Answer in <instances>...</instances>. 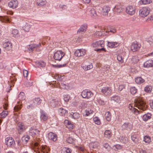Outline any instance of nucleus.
<instances>
[{
	"mask_svg": "<svg viewBox=\"0 0 153 153\" xmlns=\"http://www.w3.org/2000/svg\"><path fill=\"white\" fill-rule=\"evenodd\" d=\"M30 139V137L27 135H25L22 137V140L24 143H27L28 142Z\"/></svg>",
	"mask_w": 153,
	"mask_h": 153,
	"instance_id": "obj_45",
	"label": "nucleus"
},
{
	"mask_svg": "<svg viewBox=\"0 0 153 153\" xmlns=\"http://www.w3.org/2000/svg\"><path fill=\"white\" fill-rule=\"evenodd\" d=\"M111 98V101H113L119 104H120L121 102V98L120 97L118 96L115 95L113 96Z\"/></svg>",
	"mask_w": 153,
	"mask_h": 153,
	"instance_id": "obj_23",
	"label": "nucleus"
},
{
	"mask_svg": "<svg viewBox=\"0 0 153 153\" xmlns=\"http://www.w3.org/2000/svg\"><path fill=\"white\" fill-rule=\"evenodd\" d=\"M18 31L16 29H14L12 30L11 34L13 36L17 35L18 33Z\"/></svg>",
	"mask_w": 153,
	"mask_h": 153,
	"instance_id": "obj_57",
	"label": "nucleus"
},
{
	"mask_svg": "<svg viewBox=\"0 0 153 153\" xmlns=\"http://www.w3.org/2000/svg\"><path fill=\"white\" fill-rule=\"evenodd\" d=\"M87 25H86L81 26L78 30L77 33H80L85 32L87 28Z\"/></svg>",
	"mask_w": 153,
	"mask_h": 153,
	"instance_id": "obj_29",
	"label": "nucleus"
},
{
	"mask_svg": "<svg viewBox=\"0 0 153 153\" xmlns=\"http://www.w3.org/2000/svg\"><path fill=\"white\" fill-rule=\"evenodd\" d=\"M5 143L8 146H13L15 144L14 139L11 137H8L5 139Z\"/></svg>",
	"mask_w": 153,
	"mask_h": 153,
	"instance_id": "obj_10",
	"label": "nucleus"
},
{
	"mask_svg": "<svg viewBox=\"0 0 153 153\" xmlns=\"http://www.w3.org/2000/svg\"><path fill=\"white\" fill-rule=\"evenodd\" d=\"M8 114V112L6 111H4L2 113H0V118H5Z\"/></svg>",
	"mask_w": 153,
	"mask_h": 153,
	"instance_id": "obj_49",
	"label": "nucleus"
},
{
	"mask_svg": "<svg viewBox=\"0 0 153 153\" xmlns=\"http://www.w3.org/2000/svg\"><path fill=\"white\" fill-rule=\"evenodd\" d=\"M42 102V100L39 98H36L34 99L33 102L36 105H40Z\"/></svg>",
	"mask_w": 153,
	"mask_h": 153,
	"instance_id": "obj_40",
	"label": "nucleus"
},
{
	"mask_svg": "<svg viewBox=\"0 0 153 153\" xmlns=\"http://www.w3.org/2000/svg\"><path fill=\"white\" fill-rule=\"evenodd\" d=\"M18 4V1L12 0L9 2L8 5L10 7L14 9L17 7Z\"/></svg>",
	"mask_w": 153,
	"mask_h": 153,
	"instance_id": "obj_14",
	"label": "nucleus"
},
{
	"mask_svg": "<svg viewBox=\"0 0 153 153\" xmlns=\"http://www.w3.org/2000/svg\"><path fill=\"white\" fill-rule=\"evenodd\" d=\"M86 51L85 50L83 49H78L75 51V55L78 57L83 56L85 54Z\"/></svg>",
	"mask_w": 153,
	"mask_h": 153,
	"instance_id": "obj_13",
	"label": "nucleus"
},
{
	"mask_svg": "<svg viewBox=\"0 0 153 153\" xmlns=\"http://www.w3.org/2000/svg\"><path fill=\"white\" fill-rule=\"evenodd\" d=\"M59 87V88L62 89H67L68 88V85L63 83H61Z\"/></svg>",
	"mask_w": 153,
	"mask_h": 153,
	"instance_id": "obj_54",
	"label": "nucleus"
},
{
	"mask_svg": "<svg viewBox=\"0 0 153 153\" xmlns=\"http://www.w3.org/2000/svg\"><path fill=\"white\" fill-rule=\"evenodd\" d=\"M40 119L44 121L46 120L48 117V115L43 110H40Z\"/></svg>",
	"mask_w": 153,
	"mask_h": 153,
	"instance_id": "obj_22",
	"label": "nucleus"
},
{
	"mask_svg": "<svg viewBox=\"0 0 153 153\" xmlns=\"http://www.w3.org/2000/svg\"><path fill=\"white\" fill-rule=\"evenodd\" d=\"M137 92V89L134 87H132L130 88V92L131 94H134Z\"/></svg>",
	"mask_w": 153,
	"mask_h": 153,
	"instance_id": "obj_52",
	"label": "nucleus"
},
{
	"mask_svg": "<svg viewBox=\"0 0 153 153\" xmlns=\"http://www.w3.org/2000/svg\"><path fill=\"white\" fill-rule=\"evenodd\" d=\"M25 96L24 93L23 92H20L19 95L18 99L20 101H22L25 100Z\"/></svg>",
	"mask_w": 153,
	"mask_h": 153,
	"instance_id": "obj_35",
	"label": "nucleus"
},
{
	"mask_svg": "<svg viewBox=\"0 0 153 153\" xmlns=\"http://www.w3.org/2000/svg\"><path fill=\"white\" fill-rule=\"evenodd\" d=\"M93 120L95 124L99 125L100 124V119L97 117H95L93 118Z\"/></svg>",
	"mask_w": 153,
	"mask_h": 153,
	"instance_id": "obj_50",
	"label": "nucleus"
},
{
	"mask_svg": "<svg viewBox=\"0 0 153 153\" xmlns=\"http://www.w3.org/2000/svg\"><path fill=\"white\" fill-rule=\"evenodd\" d=\"M152 90V88L150 86H147L144 88V91L147 92H151Z\"/></svg>",
	"mask_w": 153,
	"mask_h": 153,
	"instance_id": "obj_58",
	"label": "nucleus"
},
{
	"mask_svg": "<svg viewBox=\"0 0 153 153\" xmlns=\"http://www.w3.org/2000/svg\"><path fill=\"white\" fill-rule=\"evenodd\" d=\"M152 115L151 114L148 113L144 115L143 117V119L144 121H146L151 118Z\"/></svg>",
	"mask_w": 153,
	"mask_h": 153,
	"instance_id": "obj_34",
	"label": "nucleus"
},
{
	"mask_svg": "<svg viewBox=\"0 0 153 153\" xmlns=\"http://www.w3.org/2000/svg\"><path fill=\"white\" fill-rule=\"evenodd\" d=\"M134 105L141 111H139L134 108L131 105H129L128 108L132 112L136 115L140 114L141 112L146 110L147 108V105L145 102L140 97H137L134 101Z\"/></svg>",
	"mask_w": 153,
	"mask_h": 153,
	"instance_id": "obj_1",
	"label": "nucleus"
},
{
	"mask_svg": "<svg viewBox=\"0 0 153 153\" xmlns=\"http://www.w3.org/2000/svg\"><path fill=\"white\" fill-rule=\"evenodd\" d=\"M122 129L123 130H130L132 128V126L128 123H125L122 126Z\"/></svg>",
	"mask_w": 153,
	"mask_h": 153,
	"instance_id": "obj_24",
	"label": "nucleus"
},
{
	"mask_svg": "<svg viewBox=\"0 0 153 153\" xmlns=\"http://www.w3.org/2000/svg\"><path fill=\"white\" fill-rule=\"evenodd\" d=\"M93 111L90 109L88 108L86 109L84 113V115L85 116H88L90 115L91 114H93Z\"/></svg>",
	"mask_w": 153,
	"mask_h": 153,
	"instance_id": "obj_31",
	"label": "nucleus"
},
{
	"mask_svg": "<svg viewBox=\"0 0 153 153\" xmlns=\"http://www.w3.org/2000/svg\"><path fill=\"white\" fill-rule=\"evenodd\" d=\"M145 68H149L153 66V61L151 59H149L146 61L143 64Z\"/></svg>",
	"mask_w": 153,
	"mask_h": 153,
	"instance_id": "obj_20",
	"label": "nucleus"
},
{
	"mask_svg": "<svg viewBox=\"0 0 153 153\" xmlns=\"http://www.w3.org/2000/svg\"><path fill=\"white\" fill-rule=\"evenodd\" d=\"M0 21L2 22L5 23L10 22V20L6 16H0Z\"/></svg>",
	"mask_w": 153,
	"mask_h": 153,
	"instance_id": "obj_27",
	"label": "nucleus"
},
{
	"mask_svg": "<svg viewBox=\"0 0 153 153\" xmlns=\"http://www.w3.org/2000/svg\"><path fill=\"white\" fill-rule=\"evenodd\" d=\"M150 12V9L147 7H144L140 9L139 11L140 16L144 17L148 16Z\"/></svg>",
	"mask_w": 153,
	"mask_h": 153,
	"instance_id": "obj_3",
	"label": "nucleus"
},
{
	"mask_svg": "<svg viewBox=\"0 0 153 153\" xmlns=\"http://www.w3.org/2000/svg\"><path fill=\"white\" fill-rule=\"evenodd\" d=\"M64 124L66 127L69 129H72L74 126L73 123L67 120H65Z\"/></svg>",
	"mask_w": 153,
	"mask_h": 153,
	"instance_id": "obj_17",
	"label": "nucleus"
},
{
	"mask_svg": "<svg viewBox=\"0 0 153 153\" xmlns=\"http://www.w3.org/2000/svg\"><path fill=\"white\" fill-rule=\"evenodd\" d=\"M90 148L91 149H98L99 143L97 142H92L90 144Z\"/></svg>",
	"mask_w": 153,
	"mask_h": 153,
	"instance_id": "obj_26",
	"label": "nucleus"
},
{
	"mask_svg": "<svg viewBox=\"0 0 153 153\" xmlns=\"http://www.w3.org/2000/svg\"><path fill=\"white\" fill-rule=\"evenodd\" d=\"M89 14L91 16H96L97 15L96 11L93 8H91L90 10Z\"/></svg>",
	"mask_w": 153,
	"mask_h": 153,
	"instance_id": "obj_38",
	"label": "nucleus"
},
{
	"mask_svg": "<svg viewBox=\"0 0 153 153\" xmlns=\"http://www.w3.org/2000/svg\"><path fill=\"white\" fill-rule=\"evenodd\" d=\"M119 140L121 143H126L128 142V138L123 136H120L119 138Z\"/></svg>",
	"mask_w": 153,
	"mask_h": 153,
	"instance_id": "obj_41",
	"label": "nucleus"
},
{
	"mask_svg": "<svg viewBox=\"0 0 153 153\" xmlns=\"http://www.w3.org/2000/svg\"><path fill=\"white\" fill-rule=\"evenodd\" d=\"M117 60L121 63L123 62V58L122 56L118 55L117 56Z\"/></svg>",
	"mask_w": 153,
	"mask_h": 153,
	"instance_id": "obj_59",
	"label": "nucleus"
},
{
	"mask_svg": "<svg viewBox=\"0 0 153 153\" xmlns=\"http://www.w3.org/2000/svg\"><path fill=\"white\" fill-rule=\"evenodd\" d=\"M45 63L43 62H39L38 63V65L40 67H43L45 66Z\"/></svg>",
	"mask_w": 153,
	"mask_h": 153,
	"instance_id": "obj_60",
	"label": "nucleus"
},
{
	"mask_svg": "<svg viewBox=\"0 0 153 153\" xmlns=\"http://www.w3.org/2000/svg\"><path fill=\"white\" fill-rule=\"evenodd\" d=\"M136 82L138 84H141L144 82V80L141 77H137L135 79Z\"/></svg>",
	"mask_w": 153,
	"mask_h": 153,
	"instance_id": "obj_37",
	"label": "nucleus"
},
{
	"mask_svg": "<svg viewBox=\"0 0 153 153\" xmlns=\"http://www.w3.org/2000/svg\"><path fill=\"white\" fill-rule=\"evenodd\" d=\"M48 138L50 140L55 141L57 140V136L55 134L50 132L48 134Z\"/></svg>",
	"mask_w": 153,
	"mask_h": 153,
	"instance_id": "obj_19",
	"label": "nucleus"
},
{
	"mask_svg": "<svg viewBox=\"0 0 153 153\" xmlns=\"http://www.w3.org/2000/svg\"><path fill=\"white\" fill-rule=\"evenodd\" d=\"M40 131L34 127H31L29 129V134L32 136L39 135Z\"/></svg>",
	"mask_w": 153,
	"mask_h": 153,
	"instance_id": "obj_9",
	"label": "nucleus"
},
{
	"mask_svg": "<svg viewBox=\"0 0 153 153\" xmlns=\"http://www.w3.org/2000/svg\"><path fill=\"white\" fill-rule=\"evenodd\" d=\"M47 2L46 0H37L36 3L38 6H42L46 4Z\"/></svg>",
	"mask_w": 153,
	"mask_h": 153,
	"instance_id": "obj_32",
	"label": "nucleus"
},
{
	"mask_svg": "<svg viewBox=\"0 0 153 153\" xmlns=\"http://www.w3.org/2000/svg\"><path fill=\"white\" fill-rule=\"evenodd\" d=\"M27 128V126L22 122L18 123L16 126L17 129L19 134H21L25 132Z\"/></svg>",
	"mask_w": 153,
	"mask_h": 153,
	"instance_id": "obj_4",
	"label": "nucleus"
},
{
	"mask_svg": "<svg viewBox=\"0 0 153 153\" xmlns=\"http://www.w3.org/2000/svg\"><path fill=\"white\" fill-rule=\"evenodd\" d=\"M50 149L47 146H43L41 147L42 153H48Z\"/></svg>",
	"mask_w": 153,
	"mask_h": 153,
	"instance_id": "obj_30",
	"label": "nucleus"
},
{
	"mask_svg": "<svg viewBox=\"0 0 153 153\" xmlns=\"http://www.w3.org/2000/svg\"><path fill=\"white\" fill-rule=\"evenodd\" d=\"M70 98V96L69 95L66 94L64 96V99L65 102H68L69 101Z\"/></svg>",
	"mask_w": 153,
	"mask_h": 153,
	"instance_id": "obj_56",
	"label": "nucleus"
},
{
	"mask_svg": "<svg viewBox=\"0 0 153 153\" xmlns=\"http://www.w3.org/2000/svg\"><path fill=\"white\" fill-rule=\"evenodd\" d=\"M103 147L108 151H109L111 149V147L107 143H105L103 144Z\"/></svg>",
	"mask_w": 153,
	"mask_h": 153,
	"instance_id": "obj_53",
	"label": "nucleus"
},
{
	"mask_svg": "<svg viewBox=\"0 0 153 153\" xmlns=\"http://www.w3.org/2000/svg\"><path fill=\"white\" fill-rule=\"evenodd\" d=\"M3 48L7 51L10 50L12 47V44L9 41L5 42L3 45Z\"/></svg>",
	"mask_w": 153,
	"mask_h": 153,
	"instance_id": "obj_18",
	"label": "nucleus"
},
{
	"mask_svg": "<svg viewBox=\"0 0 153 153\" xmlns=\"http://www.w3.org/2000/svg\"><path fill=\"white\" fill-rule=\"evenodd\" d=\"M41 46V44L40 43H39L38 44H33L28 46V49L29 51L30 52L33 51V49L36 48L37 49L38 48H39Z\"/></svg>",
	"mask_w": 153,
	"mask_h": 153,
	"instance_id": "obj_16",
	"label": "nucleus"
},
{
	"mask_svg": "<svg viewBox=\"0 0 153 153\" xmlns=\"http://www.w3.org/2000/svg\"><path fill=\"white\" fill-rule=\"evenodd\" d=\"M114 10L117 12L119 13L123 11V10L121 8V6L120 5L119 6L117 5L115 6L114 8Z\"/></svg>",
	"mask_w": 153,
	"mask_h": 153,
	"instance_id": "obj_43",
	"label": "nucleus"
},
{
	"mask_svg": "<svg viewBox=\"0 0 153 153\" xmlns=\"http://www.w3.org/2000/svg\"><path fill=\"white\" fill-rule=\"evenodd\" d=\"M48 102L49 105L53 108L57 106L59 103L57 100L53 98L50 99Z\"/></svg>",
	"mask_w": 153,
	"mask_h": 153,
	"instance_id": "obj_11",
	"label": "nucleus"
},
{
	"mask_svg": "<svg viewBox=\"0 0 153 153\" xmlns=\"http://www.w3.org/2000/svg\"><path fill=\"white\" fill-rule=\"evenodd\" d=\"M140 2L143 4H146L151 3L152 1L151 0H141Z\"/></svg>",
	"mask_w": 153,
	"mask_h": 153,
	"instance_id": "obj_51",
	"label": "nucleus"
},
{
	"mask_svg": "<svg viewBox=\"0 0 153 153\" xmlns=\"http://www.w3.org/2000/svg\"><path fill=\"white\" fill-rule=\"evenodd\" d=\"M101 92L105 95H109L111 94L112 91L110 88L107 87L102 88Z\"/></svg>",
	"mask_w": 153,
	"mask_h": 153,
	"instance_id": "obj_12",
	"label": "nucleus"
},
{
	"mask_svg": "<svg viewBox=\"0 0 153 153\" xmlns=\"http://www.w3.org/2000/svg\"><path fill=\"white\" fill-rule=\"evenodd\" d=\"M104 135L105 137L109 138L111 136V132L108 130H106L105 131Z\"/></svg>",
	"mask_w": 153,
	"mask_h": 153,
	"instance_id": "obj_44",
	"label": "nucleus"
},
{
	"mask_svg": "<svg viewBox=\"0 0 153 153\" xmlns=\"http://www.w3.org/2000/svg\"><path fill=\"white\" fill-rule=\"evenodd\" d=\"M71 150L67 147H64L61 150L62 153H71Z\"/></svg>",
	"mask_w": 153,
	"mask_h": 153,
	"instance_id": "obj_36",
	"label": "nucleus"
},
{
	"mask_svg": "<svg viewBox=\"0 0 153 153\" xmlns=\"http://www.w3.org/2000/svg\"><path fill=\"white\" fill-rule=\"evenodd\" d=\"M23 74L24 77H26L27 76L28 72L26 70H24L23 71Z\"/></svg>",
	"mask_w": 153,
	"mask_h": 153,
	"instance_id": "obj_62",
	"label": "nucleus"
},
{
	"mask_svg": "<svg viewBox=\"0 0 153 153\" xmlns=\"http://www.w3.org/2000/svg\"><path fill=\"white\" fill-rule=\"evenodd\" d=\"M70 116L71 117L76 119L79 118V114L77 112L73 113L71 112V113Z\"/></svg>",
	"mask_w": 153,
	"mask_h": 153,
	"instance_id": "obj_33",
	"label": "nucleus"
},
{
	"mask_svg": "<svg viewBox=\"0 0 153 153\" xmlns=\"http://www.w3.org/2000/svg\"><path fill=\"white\" fill-rule=\"evenodd\" d=\"M105 119L108 121H109L111 120V115L110 112H106L105 114Z\"/></svg>",
	"mask_w": 153,
	"mask_h": 153,
	"instance_id": "obj_39",
	"label": "nucleus"
},
{
	"mask_svg": "<svg viewBox=\"0 0 153 153\" xmlns=\"http://www.w3.org/2000/svg\"><path fill=\"white\" fill-rule=\"evenodd\" d=\"M81 95L83 98L88 99L93 96L92 92L88 90H83L81 92Z\"/></svg>",
	"mask_w": 153,
	"mask_h": 153,
	"instance_id": "obj_6",
	"label": "nucleus"
},
{
	"mask_svg": "<svg viewBox=\"0 0 153 153\" xmlns=\"http://www.w3.org/2000/svg\"><path fill=\"white\" fill-rule=\"evenodd\" d=\"M30 25L27 23H26L25 26L23 27V29L25 31H28L30 28Z\"/></svg>",
	"mask_w": 153,
	"mask_h": 153,
	"instance_id": "obj_47",
	"label": "nucleus"
},
{
	"mask_svg": "<svg viewBox=\"0 0 153 153\" xmlns=\"http://www.w3.org/2000/svg\"><path fill=\"white\" fill-rule=\"evenodd\" d=\"M131 139L132 141L136 143H137L138 142V140L137 137V136L134 135L131 137Z\"/></svg>",
	"mask_w": 153,
	"mask_h": 153,
	"instance_id": "obj_48",
	"label": "nucleus"
},
{
	"mask_svg": "<svg viewBox=\"0 0 153 153\" xmlns=\"http://www.w3.org/2000/svg\"><path fill=\"white\" fill-rule=\"evenodd\" d=\"M116 32V30L114 29H108L106 30L105 32V31L102 30V31H97L95 33L96 35L98 36H102V35H107L108 33L109 32H111L112 33H114Z\"/></svg>",
	"mask_w": 153,
	"mask_h": 153,
	"instance_id": "obj_7",
	"label": "nucleus"
},
{
	"mask_svg": "<svg viewBox=\"0 0 153 153\" xmlns=\"http://www.w3.org/2000/svg\"><path fill=\"white\" fill-rule=\"evenodd\" d=\"M104 45V42L103 40H99L92 44V46L93 47L97 48L95 50L97 51H104L105 52V49L103 48Z\"/></svg>",
	"mask_w": 153,
	"mask_h": 153,
	"instance_id": "obj_2",
	"label": "nucleus"
},
{
	"mask_svg": "<svg viewBox=\"0 0 153 153\" xmlns=\"http://www.w3.org/2000/svg\"><path fill=\"white\" fill-rule=\"evenodd\" d=\"M75 139L72 137H69L67 138L66 140L67 142L68 143L70 144H72L74 143L75 142Z\"/></svg>",
	"mask_w": 153,
	"mask_h": 153,
	"instance_id": "obj_42",
	"label": "nucleus"
},
{
	"mask_svg": "<svg viewBox=\"0 0 153 153\" xmlns=\"http://www.w3.org/2000/svg\"><path fill=\"white\" fill-rule=\"evenodd\" d=\"M108 46L110 48H113L117 47L119 45L118 42H108Z\"/></svg>",
	"mask_w": 153,
	"mask_h": 153,
	"instance_id": "obj_25",
	"label": "nucleus"
},
{
	"mask_svg": "<svg viewBox=\"0 0 153 153\" xmlns=\"http://www.w3.org/2000/svg\"><path fill=\"white\" fill-rule=\"evenodd\" d=\"M32 85V82H26L25 84V85L27 87H30Z\"/></svg>",
	"mask_w": 153,
	"mask_h": 153,
	"instance_id": "obj_64",
	"label": "nucleus"
},
{
	"mask_svg": "<svg viewBox=\"0 0 153 153\" xmlns=\"http://www.w3.org/2000/svg\"><path fill=\"white\" fill-rule=\"evenodd\" d=\"M151 138L148 136L146 135L144 137V141L146 143H149L151 142Z\"/></svg>",
	"mask_w": 153,
	"mask_h": 153,
	"instance_id": "obj_46",
	"label": "nucleus"
},
{
	"mask_svg": "<svg viewBox=\"0 0 153 153\" xmlns=\"http://www.w3.org/2000/svg\"><path fill=\"white\" fill-rule=\"evenodd\" d=\"M65 55V53L62 51H57L54 53L53 58L55 60L59 61L61 60Z\"/></svg>",
	"mask_w": 153,
	"mask_h": 153,
	"instance_id": "obj_5",
	"label": "nucleus"
},
{
	"mask_svg": "<svg viewBox=\"0 0 153 153\" xmlns=\"http://www.w3.org/2000/svg\"><path fill=\"white\" fill-rule=\"evenodd\" d=\"M110 10V8L108 6H104L102 8V13L105 16H107L108 15V12Z\"/></svg>",
	"mask_w": 153,
	"mask_h": 153,
	"instance_id": "obj_21",
	"label": "nucleus"
},
{
	"mask_svg": "<svg viewBox=\"0 0 153 153\" xmlns=\"http://www.w3.org/2000/svg\"><path fill=\"white\" fill-rule=\"evenodd\" d=\"M58 112L60 115L64 116L67 114L68 111L64 108H60L59 109Z\"/></svg>",
	"mask_w": 153,
	"mask_h": 153,
	"instance_id": "obj_28",
	"label": "nucleus"
},
{
	"mask_svg": "<svg viewBox=\"0 0 153 153\" xmlns=\"http://www.w3.org/2000/svg\"><path fill=\"white\" fill-rule=\"evenodd\" d=\"M96 101L99 104L101 105H103L105 104V101L99 98H97Z\"/></svg>",
	"mask_w": 153,
	"mask_h": 153,
	"instance_id": "obj_55",
	"label": "nucleus"
},
{
	"mask_svg": "<svg viewBox=\"0 0 153 153\" xmlns=\"http://www.w3.org/2000/svg\"><path fill=\"white\" fill-rule=\"evenodd\" d=\"M21 107L20 105H17L15 106L14 108V110L15 111H17L21 109Z\"/></svg>",
	"mask_w": 153,
	"mask_h": 153,
	"instance_id": "obj_63",
	"label": "nucleus"
},
{
	"mask_svg": "<svg viewBox=\"0 0 153 153\" xmlns=\"http://www.w3.org/2000/svg\"><path fill=\"white\" fill-rule=\"evenodd\" d=\"M126 12L128 14L132 15L135 13V10L134 8L132 6H129L126 8Z\"/></svg>",
	"mask_w": 153,
	"mask_h": 153,
	"instance_id": "obj_15",
	"label": "nucleus"
},
{
	"mask_svg": "<svg viewBox=\"0 0 153 153\" xmlns=\"http://www.w3.org/2000/svg\"><path fill=\"white\" fill-rule=\"evenodd\" d=\"M140 47V45L137 42L132 43L131 45V49L133 52H135L138 51Z\"/></svg>",
	"mask_w": 153,
	"mask_h": 153,
	"instance_id": "obj_8",
	"label": "nucleus"
},
{
	"mask_svg": "<svg viewBox=\"0 0 153 153\" xmlns=\"http://www.w3.org/2000/svg\"><path fill=\"white\" fill-rule=\"evenodd\" d=\"M114 148L115 150L120 149L122 148V146L119 144H117L114 146Z\"/></svg>",
	"mask_w": 153,
	"mask_h": 153,
	"instance_id": "obj_61",
	"label": "nucleus"
}]
</instances>
